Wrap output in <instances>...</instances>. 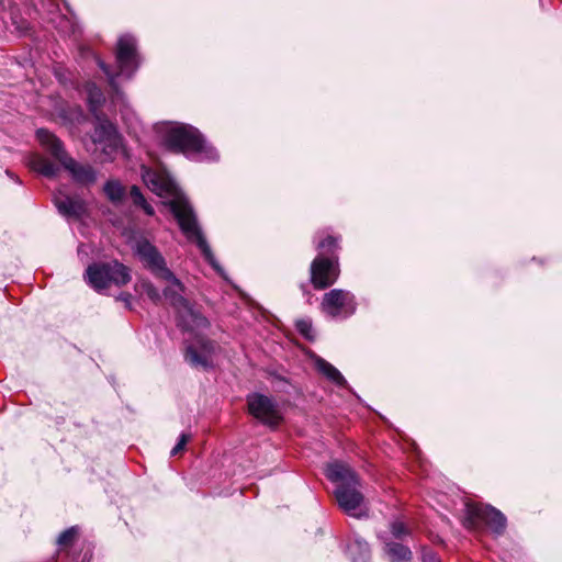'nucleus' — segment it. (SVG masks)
I'll return each mask as SVG.
<instances>
[{"mask_svg":"<svg viewBox=\"0 0 562 562\" xmlns=\"http://www.w3.org/2000/svg\"><path fill=\"white\" fill-rule=\"evenodd\" d=\"M326 477L337 483L335 497L340 508L349 516L361 518L368 516L366 498L360 491L358 474L350 465L340 461H334L326 467Z\"/></svg>","mask_w":562,"mask_h":562,"instance_id":"nucleus-2","label":"nucleus"},{"mask_svg":"<svg viewBox=\"0 0 562 562\" xmlns=\"http://www.w3.org/2000/svg\"><path fill=\"white\" fill-rule=\"evenodd\" d=\"M168 284L164 290L165 299L169 300L178 313L179 324L184 330L200 331L209 327V321L202 313L194 308L190 301L183 297L184 285L176 284L175 281H166Z\"/></svg>","mask_w":562,"mask_h":562,"instance_id":"nucleus-4","label":"nucleus"},{"mask_svg":"<svg viewBox=\"0 0 562 562\" xmlns=\"http://www.w3.org/2000/svg\"><path fill=\"white\" fill-rule=\"evenodd\" d=\"M99 65L103 69V71L106 74V76L109 77L110 85L115 86V77L110 74V71H109L108 67L105 66V64L102 63V61H99Z\"/></svg>","mask_w":562,"mask_h":562,"instance_id":"nucleus-31","label":"nucleus"},{"mask_svg":"<svg viewBox=\"0 0 562 562\" xmlns=\"http://www.w3.org/2000/svg\"><path fill=\"white\" fill-rule=\"evenodd\" d=\"M168 284L164 290L165 299L169 300L178 313L179 324L184 330L200 331L209 327V321L202 313L194 308L190 301L183 297L184 285L176 284L175 281H166Z\"/></svg>","mask_w":562,"mask_h":562,"instance_id":"nucleus-5","label":"nucleus"},{"mask_svg":"<svg viewBox=\"0 0 562 562\" xmlns=\"http://www.w3.org/2000/svg\"><path fill=\"white\" fill-rule=\"evenodd\" d=\"M296 328H297V331L301 333V335L304 336L305 338H307V339L313 338V335H312L313 328H312V323L310 321L299 319L296 322Z\"/></svg>","mask_w":562,"mask_h":562,"instance_id":"nucleus-26","label":"nucleus"},{"mask_svg":"<svg viewBox=\"0 0 562 562\" xmlns=\"http://www.w3.org/2000/svg\"><path fill=\"white\" fill-rule=\"evenodd\" d=\"M214 349L215 345L213 341L199 338L195 345L188 347L186 359L191 366L207 368L212 363Z\"/></svg>","mask_w":562,"mask_h":562,"instance_id":"nucleus-14","label":"nucleus"},{"mask_svg":"<svg viewBox=\"0 0 562 562\" xmlns=\"http://www.w3.org/2000/svg\"><path fill=\"white\" fill-rule=\"evenodd\" d=\"M78 535V529L76 527L68 528L64 530L57 539V543L59 546H68L74 542Z\"/></svg>","mask_w":562,"mask_h":562,"instance_id":"nucleus-25","label":"nucleus"},{"mask_svg":"<svg viewBox=\"0 0 562 562\" xmlns=\"http://www.w3.org/2000/svg\"><path fill=\"white\" fill-rule=\"evenodd\" d=\"M105 195L112 201H120L124 195V187L119 181L110 180L104 186Z\"/></svg>","mask_w":562,"mask_h":562,"instance_id":"nucleus-22","label":"nucleus"},{"mask_svg":"<svg viewBox=\"0 0 562 562\" xmlns=\"http://www.w3.org/2000/svg\"><path fill=\"white\" fill-rule=\"evenodd\" d=\"M339 276L337 262L318 256L311 265V282L316 290L331 285Z\"/></svg>","mask_w":562,"mask_h":562,"instance_id":"nucleus-11","label":"nucleus"},{"mask_svg":"<svg viewBox=\"0 0 562 562\" xmlns=\"http://www.w3.org/2000/svg\"><path fill=\"white\" fill-rule=\"evenodd\" d=\"M322 307L331 317H338L341 313L351 314L356 311L355 297L348 291L331 290L324 294Z\"/></svg>","mask_w":562,"mask_h":562,"instance_id":"nucleus-12","label":"nucleus"},{"mask_svg":"<svg viewBox=\"0 0 562 562\" xmlns=\"http://www.w3.org/2000/svg\"><path fill=\"white\" fill-rule=\"evenodd\" d=\"M92 138L94 143L105 145L103 150L106 155H111L115 151L121 144V139L113 123L109 121H99Z\"/></svg>","mask_w":562,"mask_h":562,"instance_id":"nucleus-15","label":"nucleus"},{"mask_svg":"<svg viewBox=\"0 0 562 562\" xmlns=\"http://www.w3.org/2000/svg\"><path fill=\"white\" fill-rule=\"evenodd\" d=\"M315 366L322 374L331 381V383L338 386H345L347 384L346 379L333 364L326 362L325 359L317 357Z\"/></svg>","mask_w":562,"mask_h":562,"instance_id":"nucleus-17","label":"nucleus"},{"mask_svg":"<svg viewBox=\"0 0 562 562\" xmlns=\"http://www.w3.org/2000/svg\"><path fill=\"white\" fill-rule=\"evenodd\" d=\"M391 535L394 538L402 539L409 535L408 527L401 520H394L391 524Z\"/></svg>","mask_w":562,"mask_h":562,"instance_id":"nucleus-24","label":"nucleus"},{"mask_svg":"<svg viewBox=\"0 0 562 562\" xmlns=\"http://www.w3.org/2000/svg\"><path fill=\"white\" fill-rule=\"evenodd\" d=\"M142 178L148 189H150L156 195L166 199L165 204L170 207L183 235L189 241L195 243L207 262L217 270L218 266L216 263L215 256L212 252L205 236L201 232L196 216L193 213L190 203L178 190L170 177L167 176L165 171L143 168Z\"/></svg>","mask_w":562,"mask_h":562,"instance_id":"nucleus-1","label":"nucleus"},{"mask_svg":"<svg viewBox=\"0 0 562 562\" xmlns=\"http://www.w3.org/2000/svg\"><path fill=\"white\" fill-rule=\"evenodd\" d=\"M135 252L144 267L156 278L162 281H175L176 284H180V280L168 269L166 259L155 245L147 240H140L135 246Z\"/></svg>","mask_w":562,"mask_h":562,"instance_id":"nucleus-9","label":"nucleus"},{"mask_svg":"<svg viewBox=\"0 0 562 562\" xmlns=\"http://www.w3.org/2000/svg\"><path fill=\"white\" fill-rule=\"evenodd\" d=\"M131 196H132V200H133V203L135 205H142V203H144V195L140 191V189L136 186H133L132 189H131Z\"/></svg>","mask_w":562,"mask_h":562,"instance_id":"nucleus-28","label":"nucleus"},{"mask_svg":"<svg viewBox=\"0 0 562 562\" xmlns=\"http://www.w3.org/2000/svg\"><path fill=\"white\" fill-rule=\"evenodd\" d=\"M116 63L120 74L131 76L137 67V55L135 40L131 35H123L117 41Z\"/></svg>","mask_w":562,"mask_h":562,"instance_id":"nucleus-13","label":"nucleus"},{"mask_svg":"<svg viewBox=\"0 0 562 562\" xmlns=\"http://www.w3.org/2000/svg\"><path fill=\"white\" fill-rule=\"evenodd\" d=\"M86 277L89 284L97 291L104 290L110 284L124 285L132 280L131 270L116 260L90 265Z\"/></svg>","mask_w":562,"mask_h":562,"instance_id":"nucleus-7","label":"nucleus"},{"mask_svg":"<svg viewBox=\"0 0 562 562\" xmlns=\"http://www.w3.org/2000/svg\"><path fill=\"white\" fill-rule=\"evenodd\" d=\"M37 139L43 147L48 149L56 157L63 167L71 173L76 181L82 184H90L95 180L94 170L90 166L79 165L72 158L67 157L61 142L47 130L37 131Z\"/></svg>","mask_w":562,"mask_h":562,"instance_id":"nucleus-6","label":"nucleus"},{"mask_svg":"<svg viewBox=\"0 0 562 562\" xmlns=\"http://www.w3.org/2000/svg\"><path fill=\"white\" fill-rule=\"evenodd\" d=\"M506 517L492 506L476 505V503L465 504L464 527L474 529L480 524H486L496 535H501L506 528Z\"/></svg>","mask_w":562,"mask_h":562,"instance_id":"nucleus-8","label":"nucleus"},{"mask_svg":"<svg viewBox=\"0 0 562 562\" xmlns=\"http://www.w3.org/2000/svg\"><path fill=\"white\" fill-rule=\"evenodd\" d=\"M86 92L88 94V100L90 103V110L95 112L98 108L104 101V95L100 88L97 87L95 83L89 82L86 85Z\"/></svg>","mask_w":562,"mask_h":562,"instance_id":"nucleus-21","label":"nucleus"},{"mask_svg":"<svg viewBox=\"0 0 562 562\" xmlns=\"http://www.w3.org/2000/svg\"><path fill=\"white\" fill-rule=\"evenodd\" d=\"M140 206L147 215L153 216L155 214L154 207L147 204L146 199L144 200V203L140 204Z\"/></svg>","mask_w":562,"mask_h":562,"instance_id":"nucleus-32","label":"nucleus"},{"mask_svg":"<svg viewBox=\"0 0 562 562\" xmlns=\"http://www.w3.org/2000/svg\"><path fill=\"white\" fill-rule=\"evenodd\" d=\"M30 168L38 171L40 175L45 177H55L58 169L54 162L41 156H33L30 158Z\"/></svg>","mask_w":562,"mask_h":562,"instance_id":"nucleus-18","label":"nucleus"},{"mask_svg":"<svg viewBox=\"0 0 562 562\" xmlns=\"http://www.w3.org/2000/svg\"><path fill=\"white\" fill-rule=\"evenodd\" d=\"M54 200L58 212L64 216L77 218L82 216L86 212V205L82 199L66 195L61 190L57 192Z\"/></svg>","mask_w":562,"mask_h":562,"instance_id":"nucleus-16","label":"nucleus"},{"mask_svg":"<svg viewBox=\"0 0 562 562\" xmlns=\"http://www.w3.org/2000/svg\"><path fill=\"white\" fill-rule=\"evenodd\" d=\"M140 289L147 299H149L150 301H153L155 303L160 302L161 294L155 284L146 281L140 284Z\"/></svg>","mask_w":562,"mask_h":562,"instance_id":"nucleus-23","label":"nucleus"},{"mask_svg":"<svg viewBox=\"0 0 562 562\" xmlns=\"http://www.w3.org/2000/svg\"><path fill=\"white\" fill-rule=\"evenodd\" d=\"M335 246H336V240L333 236L326 237L322 243L318 244V247H321V248L335 247Z\"/></svg>","mask_w":562,"mask_h":562,"instance_id":"nucleus-30","label":"nucleus"},{"mask_svg":"<svg viewBox=\"0 0 562 562\" xmlns=\"http://www.w3.org/2000/svg\"><path fill=\"white\" fill-rule=\"evenodd\" d=\"M190 438H191L190 434H186V432L181 434V436L179 437V441L171 449V456H176V454L182 452L184 450L187 442L190 440Z\"/></svg>","mask_w":562,"mask_h":562,"instance_id":"nucleus-27","label":"nucleus"},{"mask_svg":"<svg viewBox=\"0 0 562 562\" xmlns=\"http://www.w3.org/2000/svg\"><path fill=\"white\" fill-rule=\"evenodd\" d=\"M248 413L260 423L277 426L282 420V413L274 398L263 394H249L247 396Z\"/></svg>","mask_w":562,"mask_h":562,"instance_id":"nucleus-10","label":"nucleus"},{"mask_svg":"<svg viewBox=\"0 0 562 562\" xmlns=\"http://www.w3.org/2000/svg\"><path fill=\"white\" fill-rule=\"evenodd\" d=\"M384 550L391 562H404L412 558L409 548L400 543H386Z\"/></svg>","mask_w":562,"mask_h":562,"instance_id":"nucleus-19","label":"nucleus"},{"mask_svg":"<svg viewBox=\"0 0 562 562\" xmlns=\"http://www.w3.org/2000/svg\"><path fill=\"white\" fill-rule=\"evenodd\" d=\"M131 294L130 293H122L119 297V300H122L124 301V303L126 304V307H130V304H131Z\"/></svg>","mask_w":562,"mask_h":562,"instance_id":"nucleus-33","label":"nucleus"},{"mask_svg":"<svg viewBox=\"0 0 562 562\" xmlns=\"http://www.w3.org/2000/svg\"><path fill=\"white\" fill-rule=\"evenodd\" d=\"M165 147L193 157V155L205 154L212 157V149L207 148L205 140L199 130L189 124L173 123L165 131Z\"/></svg>","mask_w":562,"mask_h":562,"instance_id":"nucleus-3","label":"nucleus"},{"mask_svg":"<svg viewBox=\"0 0 562 562\" xmlns=\"http://www.w3.org/2000/svg\"><path fill=\"white\" fill-rule=\"evenodd\" d=\"M424 562H441L440 558L437 557L431 550H424L423 552Z\"/></svg>","mask_w":562,"mask_h":562,"instance_id":"nucleus-29","label":"nucleus"},{"mask_svg":"<svg viewBox=\"0 0 562 562\" xmlns=\"http://www.w3.org/2000/svg\"><path fill=\"white\" fill-rule=\"evenodd\" d=\"M349 554L352 562H368L370 550L364 540L357 539L349 544Z\"/></svg>","mask_w":562,"mask_h":562,"instance_id":"nucleus-20","label":"nucleus"}]
</instances>
